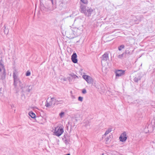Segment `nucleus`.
Returning a JSON list of instances; mask_svg holds the SVG:
<instances>
[{
  "mask_svg": "<svg viewBox=\"0 0 155 155\" xmlns=\"http://www.w3.org/2000/svg\"><path fill=\"white\" fill-rule=\"evenodd\" d=\"M6 75L5 70L3 64L1 61H0V79L3 80L5 79Z\"/></svg>",
  "mask_w": 155,
  "mask_h": 155,
  "instance_id": "obj_1",
  "label": "nucleus"
},
{
  "mask_svg": "<svg viewBox=\"0 0 155 155\" xmlns=\"http://www.w3.org/2000/svg\"><path fill=\"white\" fill-rule=\"evenodd\" d=\"M32 89V87L30 85H25L21 90V93L22 96H24L25 97V95L28 94L29 92H30Z\"/></svg>",
  "mask_w": 155,
  "mask_h": 155,
  "instance_id": "obj_2",
  "label": "nucleus"
},
{
  "mask_svg": "<svg viewBox=\"0 0 155 155\" xmlns=\"http://www.w3.org/2000/svg\"><path fill=\"white\" fill-rule=\"evenodd\" d=\"M18 72L15 69L13 71V76L14 81V84L15 87H16L17 86V83L18 82V81L19 80L18 78Z\"/></svg>",
  "mask_w": 155,
  "mask_h": 155,
  "instance_id": "obj_3",
  "label": "nucleus"
},
{
  "mask_svg": "<svg viewBox=\"0 0 155 155\" xmlns=\"http://www.w3.org/2000/svg\"><path fill=\"white\" fill-rule=\"evenodd\" d=\"M134 50L132 47H130L127 48L125 50L124 53L125 55H124L125 58H127L129 57L130 55L133 54Z\"/></svg>",
  "mask_w": 155,
  "mask_h": 155,
  "instance_id": "obj_4",
  "label": "nucleus"
},
{
  "mask_svg": "<svg viewBox=\"0 0 155 155\" xmlns=\"http://www.w3.org/2000/svg\"><path fill=\"white\" fill-rule=\"evenodd\" d=\"M64 132L63 129L62 128H55L54 133L55 135L58 137L61 136Z\"/></svg>",
  "mask_w": 155,
  "mask_h": 155,
  "instance_id": "obj_5",
  "label": "nucleus"
},
{
  "mask_svg": "<svg viewBox=\"0 0 155 155\" xmlns=\"http://www.w3.org/2000/svg\"><path fill=\"white\" fill-rule=\"evenodd\" d=\"M119 139L120 141L123 142H124L127 139V134L125 131L120 135L119 137Z\"/></svg>",
  "mask_w": 155,
  "mask_h": 155,
  "instance_id": "obj_6",
  "label": "nucleus"
},
{
  "mask_svg": "<svg viewBox=\"0 0 155 155\" xmlns=\"http://www.w3.org/2000/svg\"><path fill=\"white\" fill-rule=\"evenodd\" d=\"M125 71L122 70H118L115 72L116 77H120L124 75L125 74Z\"/></svg>",
  "mask_w": 155,
  "mask_h": 155,
  "instance_id": "obj_7",
  "label": "nucleus"
},
{
  "mask_svg": "<svg viewBox=\"0 0 155 155\" xmlns=\"http://www.w3.org/2000/svg\"><path fill=\"white\" fill-rule=\"evenodd\" d=\"M83 78L88 83L91 84L92 83L93 81L90 77L87 75H84L83 76Z\"/></svg>",
  "mask_w": 155,
  "mask_h": 155,
  "instance_id": "obj_8",
  "label": "nucleus"
},
{
  "mask_svg": "<svg viewBox=\"0 0 155 155\" xmlns=\"http://www.w3.org/2000/svg\"><path fill=\"white\" fill-rule=\"evenodd\" d=\"M93 11V10L91 8L87 9L84 13L85 15L87 16H90L91 15L92 12Z\"/></svg>",
  "mask_w": 155,
  "mask_h": 155,
  "instance_id": "obj_9",
  "label": "nucleus"
},
{
  "mask_svg": "<svg viewBox=\"0 0 155 155\" xmlns=\"http://www.w3.org/2000/svg\"><path fill=\"white\" fill-rule=\"evenodd\" d=\"M77 55L75 53H73L71 56V60L74 63H76L78 62V60L77 58Z\"/></svg>",
  "mask_w": 155,
  "mask_h": 155,
  "instance_id": "obj_10",
  "label": "nucleus"
},
{
  "mask_svg": "<svg viewBox=\"0 0 155 155\" xmlns=\"http://www.w3.org/2000/svg\"><path fill=\"white\" fill-rule=\"evenodd\" d=\"M108 54L107 52H105L103 55L102 56L101 58V61H106L108 59Z\"/></svg>",
  "mask_w": 155,
  "mask_h": 155,
  "instance_id": "obj_11",
  "label": "nucleus"
},
{
  "mask_svg": "<svg viewBox=\"0 0 155 155\" xmlns=\"http://www.w3.org/2000/svg\"><path fill=\"white\" fill-rule=\"evenodd\" d=\"M80 9L81 12L84 13L86 10V6L82 4H80Z\"/></svg>",
  "mask_w": 155,
  "mask_h": 155,
  "instance_id": "obj_12",
  "label": "nucleus"
},
{
  "mask_svg": "<svg viewBox=\"0 0 155 155\" xmlns=\"http://www.w3.org/2000/svg\"><path fill=\"white\" fill-rule=\"evenodd\" d=\"M18 83L19 84V86L21 90L24 87L25 85L24 83L21 81L20 80L18 81L17 83Z\"/></svg>",
  "mask_w": 155,
  "mask_h": 155,
  "instance_id": "obj_13",
  "label": "nucleus"
},
{
  "mask_svg": "<svg viewBox=\"0 0 155 155\" xmlns=\"http://www.w3.org/2000/svg\"><path fill=\"white\" fill-rule=\"evenodd\" d=\"M141 79V77L138 75L137 76L136 75V76L134 78V81L135 82L137 83L138 81L140 80Z\"/></svg>",
  "mask_w": 155,
  "mask_h": 155,
  "instance_id": "obj_14",
  "label": "nucleus"
},
{
  "mask_svg": "<svg viewBox=\"0 0 155 155\" xmlns=\"http://www.w3.org/2000/svg\"><path fill=\"white\" fill-rule=\"evenodd\" d=\"M54 101V98L53 97L51 98V101L49 102V103L51 106L55 105V103Z\"/></svg>",
  "mask_w": 155,
  "mask_h": 155,
  "instance_id": "obj_15",
  "label": "nucleus"
},
{
  "mask_svg": "<svg viewBox=\"0 0 155 155\" xmlns=\"http://www.w3.org/2000/svg\"><path fill=\"white\" fill-rule=\"evenodd\" d=\"M112 130V129L110 128H108V129L106 131L105 134L104 135H103L102 138L104 137V136H106L109 133L111 132Z\"/></svg>",
  "mask_w": 155,
  "mask_h": 155,
  "instance_id": "obj_16",
  "label": "nucleus"
},
{
  "mask_svg": "<svg viewBox=\"0 0 155 155\" xmlns=\"http://www.w3.org/2000/svg\"><path fill=\"white\" fill-rule=\"evenodd\" d=\"M54 102L56 104V105H58L59 104H62L63 103V100H58L54 98Z\"/></svg>",
  "mask_w": 155,
  "mask_h": 155,
  "instance_id": "obj_17",
  "label": "nucleus"
},
{
  "mask_svg": "<svg viewBox=\"0 0 155 155\" xmlns=\"http://www.w3.org/2000/svg\"><path fill=\"white\" fill-rule=\"evenodd\" d=\"M29 115L32 118H34L35 117V114L31 111L29 112Z\"/></svg>",
  "mask_w": 155,
  "mask_h": 155,
  "instance_id": "obj_18",
  "label": "nucleus"
},
{
  "mask_svg": "<svg viewBox=\"0 0 155 155\" xmlns=\"http://www.w3.org/2000/svg\"><path fill=\"white\" fill-rule=\"evenodd\" d=\"M40 8L41 10L43 11H46L47 10V8L43 5H40Z\"/></svg>",
  "mask_w": 155,
  "mask_h": 155,
  "instance_id": "obj_19",
  "label": "nucleus"
},
{
  "mask_svg": "<svg viewBox=\"0 0 155 155\" xmlns=\"http://www.w3.org/2000/svg\"><path fill=\"white\" fill-rule=\"evenodd\" d=\"M110 136L107 137L106 138V139H105L106 144H108L110 142Z\"/></svg>",
  "mask_w": 155,
  "mask_h": 155,
  "instance_id": "obj_20",
  "label": "nucleus"
},
{
  "mask_svg": "<svg viewBox=\"0 0 155 155\" xmlns=\"http://www.w3.org/2000/svg\"><path fill=\"white\" fill-rule=\"evenodd\" d=\"M125 47V46L124 45H122L119 46L118 48V50L119 51H121L122 49H124Z\"/></svg>",
  "mask_w": 155,
  "mask_h": 155,
  "instance_id": "obj_21",
  "label": "nucleus"
},
{
  "mask_svg": "<svg viewBox=\"0 0 155 155\" xmlns=\"http://www.w3.org/2000/svg\"><path fill=\"white\" fill-rule=\"evenodd\" d=\"M125 55V53H124L122 54H120L118 55V58H122L123 57H124V55Z\"/></svg>",
  "mask_w": 155,
  "mask_h": 155,
  "instance_id": "obj_22",
  "label": "nucleus"
},
{
  "mask_svg": "<svg viewBox=\"0 0 155 155\" xmlns=\"http://www.w3.org/2000/svg\"><path fill=\"white\" fill-rule=\"evenodd\" d=\"M63 140L66 144H67L68 143H69L68 140H67L66 138L64 137Z\"/></svg>",
  "mask_w": 155,
  "mask_h": 155,
  "instance_id": "obj_23",
  "label": "nucleus"
},
{
  "mask_svg": "<svg viewBox=\"0 0 155 155\" xmlns=\"http://www.w3.org/2000/svg\"><path fill=\"white\" fill-rule=\"evenodd\" d=\"M45 106L46 107H48L51 106L50 104V103H48L47 101L46 102Z\"/></svg>",
  "mask_w": 155,
  "mask_h": 155,
  "instance_id": "obj_24",
  "label": "nucleus"
},
{
  "mask_svg": "<svg viewBox=\"0 0 155 155\" xmlns=\"http://www.w3.org/2000/svg\"><path fill=\"white\" fill-rule=\"evenodd\" d=\"M5 27V30H4V32L6 34H8V31L7 30V29H6V27Z\"/></svg>",
  "mask_w": 155,
  "mask_h": 155,
  "instance_id": "obj_25",
  "label": "nucleus"
},
{
  "mask_svg": "<svg viewBox=\"0 0 155 155\" xmlns=\"http://www.w3.org/2000/svg\"><path fill=\"white\" fill-rule=\"evenodd\" d=\"M83 3L87 4V0H80Z\"/></svg>",
  "mask_w": 155,
  "mask_h": 155,
  "instance_id": "obj_26",
  "label": "nucleus"
},
{
  "mask_svg": "<svg viewBox=\"0 0 155 155\" xmlns=\"http://www.w3.org/2000/svg\"><path fill=\"white\" fill-rule=\"evenodd\" d=\"M30 74H31L30 72L29 71H27V72L26 73V75L27 76H29L30 75Z\"/></svg>",
  "mask_w": 155,
  "mask_h": 155,
  "instance_id": "obj_27",
  "label": "nucleus"
},
{
  "mask_svg": "<svg viewBox=\"0 0 155 155\" xmlns=\"http://www.w3.org/2000/svg\"><path fill=\"white\" fill-rule=\"evenodd\" d=\"M78 101H79L81 102H82L83 101V97H81V96H79L78 97Z\"/></svg>",
  "mask_w": 155,
  "mask_h": 155,
  "instance_id": "obj_28",
  "label": "nucleus"
},
{
  "mask_svg": "<svg viewBox=\"0 0 155 155\" xmlns=\"http://www.w3.org/2000/svg\"><path fill=\"white\" fill-rule=\"evenodd\" d=\"M87 92L86 90L85 89H83L82 91V93L83 94H85Z\"/></svg>",
  "mask_w": 155,
  "mask_h": 155,
  "instance_id": "obj_29",
  "label": "nucleus"
},
{
  "mask_svg": "<svg viewBox=\"0 0 155 155\" xmlns=\"http://www.w3.org/2000/svg\"><path fill=\"white\" fill-rule=\"evenodd\" d=\"M71 75V76L72 77L74 78L78 77V76L74 74L73 75Z\"/></svg>",
  "mask_w": 155,
  "mask_h": 155,
  "instance_id": "obj_30",
  "label": "nucleus"
},
{
  "mask_svg": "<svg viewBox=\"0 0 155 155\" xmlns=\"http://www.w3.org/2000/svg\"><path fill=\"white\" fill-rule=\"evenodd\" d=\"M2 52L1 50H0V61H2Z\"/></svg>",
  "mask_w": 155,
  "mask_h": 155,
  "instance_id": "obj_31",
  "label": "nucleus"
},
{
  "mask_svg": "<svg viewBox=\"0 0 155 155\" xmlns=\"http://www.w3.org/2000/svg\"><path fill=\"white\" fill-rule=\"evenodd\" d=\"M64 114V113L62 112L60 114V116H61L63 114Z\"/></svg>",
  "mask_w": 155,
  "mask_h": 155,
  "instance_id": "obj_32",
  "label": "nucleus"
},
{
  "mask_svg": "<svg viewBox=\"0 0 155 155\" xmlns=\"http://www.w3.org/2000/svg\"><path fill=\"white\" fill-rule=\"evenodd\" d=\"M64 3L63 2H61L60 4V5L61 6H63L62 5Z\"/></svg>",
  "mask_w": 155,
  "mask_h": 155,
  "instance_id": "obj_33",
  "label": "nucleus"
},
{
  "mask_svg": "<svg viewBox=\"0 0 155 155\" xmlns=\"http://www.w3.org/2000/svg\"><path fill=\"white\" fill-rule=\"evenodd\" d=\"M140 18L141 19L143 18V15H141L140 16Z\"/></svg>",
  "mask_w": 155,
  "mask_h": 155,
  "instance_id": "obj_34",
  "label": "nucleus"
},
{
  "mask_svg": "<svg viewBox=\"0 0 155 155\" xmlns=\"http://www.w3.org/2000/svg\"><path fill=\"white\" fill-rule=\"evenodd\" d=\"M76 19H75L74 20V22H75V21H76Z\"/></svg>",
  "mask_w": 155,
  "mask_h": 155,
  "instance_id": "obj_35",
  "label": "nucleus"
},
{
  "mask_svg": "<svg viewBox=\"0 0 155 155\" xmlns=\"http://www.w3.org/2000/svg\"><path fill=\"white\" fill-rule=\"evenodd\" d=\"M154 120H155V117L154 118Z\"/></svg>",
  "mask_w": 155,
  "mask_h": 155,
  "instance_id": "obj_36",
  "label": "nucleus"
},
{
  "mask_svg": "<svg viewBox=\"0 0 155 155\" xmlns=\"http://www.w3.org/2000/svg\"><path fill=\"white\" fill-rule=\"evenodd\" d=\"M74 126H71V127H74Z\"/></svg>",
  "mask_w": 155,
  "mask_h": 155,
  "instance_id": "obj_37",
  "label": "nucleus"
},
{
  "mask_svg": "<svg viewBox=\"0 0 155 155\" xmlns=\"http://www.w3.org/2000/svg\"><path fill=\"white\" fill-rule=\"evenodd\" d=\"M1 89H2V88H0V91H1Z\"/></svg>",
  "mask_w": 155,
  "mask_h": 155,
  "instance_id": "obj_38",
  "label": "nucleus"
},
{
  "mask_svg": "<svg viewBox=\"0 0 155 155\" xmlns=\"http://www.w3.org/2000/svg\"><path fill=\"white\" fill-rule=\"evenodd\" d=\"M102 155H104V153H102Z\"/></svg>",
  "mask_w": 155,
  "mask_h": 155,
  "instance_id": "obj_39",
  "label": "nucleus"
},
{
  "mask_svg": "<svg viewBox=\"0 0 155 155\" xmlns=\"http://www.w3.org/2000/svg\"><path fill=\"white\" fill-rule=\"evenodd\" d=\"M141 21V20L140 19V21Z\"/></svg>",
  "mask_w": 155,
  "mask_h": 155,
  "instance_id": "obj_40",
  "label": "nucleus"
}]
</instances>
